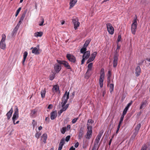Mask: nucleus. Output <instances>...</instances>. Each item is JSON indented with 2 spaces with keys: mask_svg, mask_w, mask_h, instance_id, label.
Segmentation results:
<instances>
[{
  "mask_svg": "<svg viewBox=\"0 0 150 150\" xmlns=\"http://www.w3.org/2000/svg\"><path fill=\"white\" fill-rule=\"evenodd\" d=\"M69 93H67V91H66L65 92V94L62 99V107L64 108V109H65V110H66L67 108L69 105V104H67L65 105L68 99L69 98Z\"/></svg>",
  "mask_w": 150,
  "mask_h": 150,
  "instance_id": "obj_1",
  "label": "nucleus"
},
{
  "mask_svg": "<svg viewBox=\"0 0 150 150\" xmlns=\"http://www.w3.org/2000/svg\"><path fill=\"white\" fill-rule=\"evenodd\" d=\"M137 17L136 15L132 21V24L131 28V32L134 35H135V34L137 27Z\"/></svg>",
  "mask_w": 150,
  "mask_h": 150,
  "instance_id": "obj_2",
  "label": "nucleus"
},
{
  "mask_svg": "<svg viewBox=\"0 0 150 150\" xmlns=\"http://www.w3.org/2000/svg\"><path fill=\"white\" fill-rule=\"evenodd\" d=\"M93 63H89L88 65V69L84 75V78L86 79H88L92 74V70L93 67Z\"/></svg>",
  "mask_w": 150,
  "mask_h": 150,
  "instance_id": "obj_3",
  "label": "nucleus"
},
{
  "mask_svg": "<svg viewBox=\"0 0 150 150\" xmlns=\"http://www.w3.org/2000/svg\"><path fill=\"white\" fill-rule=\"evenodd\" d=\"M105 73L104 69L102 68L101 69L100 74V76L99 79V83L100 86L102 88L103 86V81L105 78Z\"/></svg>",
  "mask_w": 150,
  "mask_h": 150,
  "instance_id": "obj_4",
  "label": "nucleus"
},
{
  "mask_svg": "<svg viewBox=\"0 0 150 150\" xmlns=\"http://www.w3.org/2000/svg\"><path fill=\"white\" fill-rule=\"evenodd\" d=\"M6 35L5 34H3L1 35V39L0 42V48L3 50H4L6 48Z\"/></svg>",
  "mask_w": 150,
  "mask_h": 150,
  "instance_id": "obj_5",
  "label": "nucleus"
},
{
  "mask_svg": "<svg viewBox=\"0 0 150 150\" xmlns=\"http://www.w3.org/2000/svg\"><path fill=\"white\" fill-rule=\"evenodd\" d=\"M57 62L60 64H63L64 67L67 69H70L71 71V68L69 63L67 61L64 60H57Z\"/></svg>",
  "mask_w": 150,
  "mask_h": 150,
  "instance_id": "obj_6",
  "label": "nucleus"
},
{
  "mask_svg": "<svg viewBox=\"0 0 150 150\" xmlns=\"http://www.w3.org/2000/svg\"><path fill=\"white\" fill-rule=\"evenodd\" d=\"M66 57L67 59L72 63H74L76 62V57L71 54H67L66 55Z\"/></svg>",
  "mask_w": 150,
  "mask_h": 150,
  "instance_id": "obj_7",
  "label": "nucleus"
},
{
  "mask_svg": "<svg viewBox=\"0 0 150 150\" xmlns=\"http://www.w3.org/2000/svg\"><path fill=\"white\" fill-rule=\"evenodd\" d=\"M72 22L74 25L75 30L77 29L78 27L79 26L80 23L79 22V19L77 18H75L72 19Z\"/></svg>",
  "mask_w": 150,
  "mask_h": 150,
  "instance_id": "obj_8",
  "label": "nucleus"
},
{
  "mask_svg": "<svg viewBox=\"0 0 150 150\" xmlns=\"http://www.w3.org/2000/svg\"><path fill=\"white\" fill-rule=\"evenodd\" d=\"M106 27L107 30L109 33L111 35L113 34L114 33V30L111 24L110 23L107 24Z\"/></svg>",
  "mask_w": 150,
  "mask_h": 150,
  "instance_id": "obj_9",
  "label": "nucleus"
},
{
  "mask_svg": "<svg viewBox=\"0 0 150 150\" xmlns=\"http://www.w3.org/2000/svg\"><path fill=\"white\" fill-rule=\"evenodd\" d=\"M103 132L101 131L98 134L96 137L95 139V141L94 145L95 146H98V144L103 134Z\"/></svg>",
  "mask_w": 150,
  "mask_h": 150,
  "instance_id": "obj_10",
  "label": "nucleus"
},
{
  "mask_svg": "<svg viewBox=\"0 0 150 150\" xmlns=\"http://www.w3.org/2000/svg\"><path fill=\"white\" fill-rule=\"evenodd\" d=\"M103 132L101 131L98 134L96 137L95 139V141L94 145L95 146H98V144L103 134Z\"/></svg>",
  "mask_w": 150,
  "mask_h": 150,
  "instance_id": "obj_11",
  "label": "nucleus"
},
{
  "mask_svg": "<svg viewBox=\"0 0 150 150\" xmlns=\"http://www.w3.org/2000/svg\"><path fill=\"white\" fill-rule=\"evenodd\" d=\"M103 132L101 131L98 134L96 137L95 139V141L94 145L95 146H98V144L103 134Z\"/></svg>",
  "mask_w": 150,
  "mask_h": 150,
  "instance_id": "obj_12",
  "label": "nucleus"
},
{
  "mask_svg": "<svg viewBox=\"0 0 150 150\" xmlns=\"http://www.w3.org/2000/svg\"><path fill=\"white\" fill-rule=\"evenodd\" d=\"M84 129L83 127H81L78 132V138L79 139H81L84 134Z\"/></svg>",
  "mask_w": 150,
  "mask_h": 150,
  "instance_id": "obj_13",
  "label": "nucleus"
},
{
  "mask_svg": "<svg viewBox=\"0 0 150 150\" xmlns=\"http://www.w3.org/2000/svg\"><path fill=\"white\" fill-rule=\"evenodd\" d=\"M118 56V55L117 54V53H115L114 54V59L113 61V67H116L117 66V64Z\"/></svg>",
  "mask_w": 150,
  "mask_h": 150,
  "instance_id": "obj_14",
  "label": "nucleus"
},
{
  "mask_svg": "<svg viewBox=\"0 0 150 150\" xmlns=\"http://www.w3.org/2000/svg\"><path fill=\"white\" fill-rule=\"evenodd\" d=\"M18 108H16L14 111V112L12 118V120H16L18 118Z\"/></svg>",
  "mask_w": 150,
  "mask_h": 150,
  "instance_id": "obj_15",
  "label": "nucleus"
},
{
  "mask_svg": "<svg viewBox=\"0 0 150 150\" xmlns=\"http://www.w3.org/2000/svg\"><path fill=\"white\" fill-rule=\"evenodd\" d=\"M31 49H33L32 50V53L35 55H38L41 52L42 50L39 49H37L36 47L33 48L32 47Z\"/></svg>",
  "mask_w": 150,
  "mask_h": 150,
  "instance_id": "obj_16",
  "label": "nucleus"
},
{
  "mask_svg": "<svg viewBox=\"0 0 150 150\" xmlns=\"http://www.w3.org/2000/svg\"><path fill=\"white\" fill-rule=\"evenodd\" d=\"M148 104V101L147 100H143L141 105L140 109H142L145 108Z\"/></svg>",
  "mask_w": 150,
  "mask_h": 150,
  "instance_id": "obj_17",
  "label": "nucleus"
},
{
  "mask_svg": "<svg viewBox=\"0 0 150 150\" xmlns=\"http://www.w3.org/2000/svg\"><path fill=\"white\" fill-rule=\"evenodd\" d=\"M61 66L58 64H56L54 65V68L56 73H58L61 69Z\"/></svg>",
  "mask_w": 150,
  "mask_h": 150,
  "instance_id": "obj_18",
  "label": "nucleus"
},
{
  "mask_svg": "<svg viewBox=\"0 0 150 150\" xmlns=\"http://www.w3.org/2000/svg\"><path fill=\"white\" fill-rule=\"evenodd\" d=\"M52 91L54 93L57 92L58 91L59 92V86L58 85H54L52 89Z\"/></svg>",
  "mask_w": 150,
  "mask_h": 150,
  "instance_id": "obj_19",
  "label": "nucleus"
},
{
  "mask_svg": "<svg viewBox=\"0 0 150 150\" xmlns=\"http://www.w3.org/2000/svg\"><path fill=\"white\" fill-rule=\"evenodd\" d=\"M57 116V113L56 111L52 112L50 113V118L52 120L55 119Z\"/></svg>",
  "mask_w": 150,
  "mask_h": 150,
  "instance_id": "obj_20",
  "label": "nucleus"
},
{
  "mask_svg": "<svg viewBox=\"0 0 150 150\" xmlns=\"http://www.w3.org/2000/svg\"><path fill=\"white\" fill-rule=\"evenodd\" d=\"M141 68L139 66H137L135 69V74L137 76H138L140 75L141 73Z\"/></svg>",
  "mask_w": 150,
  "mask_h": 150,
  "instance_id": "obj_21",
  "label": "nucleus"
},
{
  "mask_svg": "<svg viewBox=\"0 0 150 150\" xmlns=\"http://www.w3.org/2000/svg\"><path fill=\"white\" fill-rule=\"evenodd\" d=\"M13 112V109L12 108L6 114V116H7V119L8 120H9L10 119L12 116Z\"/></svg>",
  "mask_w": 150,
  "mask_h": 150,
  "instance_id": "obj_22",
  "label": "nucleus"
},
{
  "mask_svg": "<svg viewBox=\"0 0 150 150\" xmlns=\"http://www.w3.org/2000/svg\"><path fill=\"white\" fill-rule=\"evenodd\" d=\"M83 54L82 57H84L87 59L89 58L90 55V52L89 51H87Z\"/></svg>",
  "mask_w": 150,
  "mask_h": 150,
  "instance_id": "obj_23",
  "label": "nucleus"
},
{
  "mask_svg": "<svg viewBox=\"0 0 150 150\" xmlns=\"http://www.w3.org/2000/svg\"><path fill=\"white\" fill-rule=\"evenodd\" d=\"M47 137V135L46 133L43 134L41 136V140L44 143H46V141Z\"/></svg>",
  "mask_w": 150,
  "mask_h": 150,
  "instance_id": "obj_24",
  "label": "nucleus"
},
{
  "mask_svg": "<svg viewBox=\"0 0 150 150\" xmlns=\"http://www.w3.org/2000/svg\"><path fill=\"white\" fill-rule=\"evenodd\" d=\"M26 12L25 11L22 13V14L20 18V21H19L18 23L17 24V25L20 24H21V22L23 21L24 17H25V15L26 14Z\"/></svg>",
  "mask_w": 150,
  "mask_h": 150,
  "instance_id": "obj_25",
  "label": "nucleus"
},
{
  "mask_svg": "<svg viewBox=\"0 0 150 150\" xmlns=\"http://www.w3.org/2000/svg\"><path fill=\"white\" fill-rule=\"evenodd\" d=\"M77 1V0H70L69 3L70 8L73 7Z\"/></svg>",
  "mask_w": 150,
  "mask_h": 150,
  "instance_id": "obj_26",
  "label": "nucleus"
},
{
  "mask_svg": "<svg viewBox=\"0 0 150 150\" xmlns=\"http://www.w3.org/2000/svg\"><path fill=\"white\" fill-rule=\"evenodd\" d=\"M28 54V52L27 51H25L23 53V59L22 61V64L24 65V62L25 61L26 59Z\"/></svg>",
  "mask_w": 150,
  "mask_h": 150,
  "instance_id": "obj_27",
  "label": "nucleus"
},
{
  "mask_svg": "<svg viewBox=\"0 0 150 150\" xmlns=\"http://www.w3.org/2000/svg\"><path fill=\"white\" fill-rule=\"evenodd\" d=\"M141 127V124L140 123H139L137 125L135 128V133L137 134H138L139 131Z\"/></svg>",
  "mask_w": 150,
  "mask_h": 150,
  "instance_id": "obj_28",
  "label": "nucleus"
},
{
  "mask_svg": "<svg viewBox=\"0 0 150 150\" xmlns=\"http://www.w3.org/2000/svg\"><path fill=\"white\" fill-rule=\"evenodd\" d=\"M92 132H87V133L86 134V135L85 136V137L86 138L90 139L92 135Z\"/></svg>",
  "mask_w": 150,
  "mask_h": 150,
  "instance_id": "obj_29",
  "label": "nucleus"
},
{
  "mask_svg": "<svg viewBox=\"0 0 150 150\" xmlns=\"http://www.w3.org/2000/svg\"><path fill=\"white\" fill-rule=\"evenodd\" d=\"M91 39L90 38H89L88 40H87L85 42L84 44L83 45V46L84 47H87L88 45L89 44V43L91 41Z\"/></svg>",
  "mask_w": 150,
  "mask_h": 150,
  "instance_id": "obj_30",
  "label": "nucleus"
},
{
  "mask_svg": "<svg viewBox=\"0 0 150 150\" xmlns=\"http://www.w3.org/2000/svg\"><path fill=\"white\" fill-rule=\"evenodd\" d=\"M109 85V90L111 93H112L114 89V84L113 83H110Z\"/></svg>",
  "mask_w": 150,
  "mask_h": 150,
  "instance_id": "obj_31",
  "label": "nucleus"
},
{
  "mask_svg": "<svg viewBox=\"0 0 150 150\" xmlns=\"http://www.w3.org/2000/svg\"><path fill=\"white\" fill-rule=\"evenodd\" d=\"M87 47H84V46H83L82 48H81L80 50V52L81 53H83L86 52L87 51Z\"/></svg>",
  "mask_w": 150,
  "mask_h": 150,
  "instance_id": "obj_32",
  "label": "nucleus"
},
{
  "mask_svg": "<svg viewBox=\"0 0 150 150\" xmlns=\"http://www.w3.org/2000/svg\"><path fill=\"white\" fill-rule=\"evenodd\" d=\"M87 128V132H92L93 127L91 125H86Z\"/></svg>",
  "mask_w": 150,
  "mask_h": 150,
  "instance_id": "obj_33",
  "label": "nucleus"
},
{
  "mask_svg": "<svg viewBox=\"0 0 150 150\" xmlns=\"http://www.w3.org/2000/svg\"><path fill=\"white\" fill-rule=\"evenodd\" d=\"M107 86H108L109 84L110 83H113V79L111 80V78H107Z\"/></svg>",
  "mask_w": 150,
  "mask_h": 150,
  "instance_id": "obj_34",
  "label": "nucleus"
},
{
  "mask_svg": "<svg viewBox=\"0 0 150 150\" xmlns=\"http://www.w3.org/2000/svg\"><path fill=\"white\" fill-rule=\"evenodd\" d=\"M94 59L95 58H94L93 57L91 56L90 58L88 60L87 62H86L87 64L89 63L92 62L94 60Z\"/></svg>",
  "mask_w": 150,
  "mask_h": 150,
  "instance_id": "obj_35",
  "label": "nucleus"
},
{
  "mask_svg": "<svg viewBox=\"0 0 150 150\" xmlns=\"http://www.w3.org/2000/svg\"><path fill=\"white\" fill-rule=\"evenodd\" d=\"M94 122V121L92 119H89L88 120L86 125H91V124H93Z\"/></svg>",
  "mask_w": 150,
  "mask_h": 150,
  "instance_id": "obj_36",
  "label": "nucleus"
},
{
  "mask_svg": "<svg viewBox=\"0 0 150 150\" xmlns=\"http://www.w3.org/2000/svg\"><path fill=\"white\" fill-rule=\"evenodd\" d=\"M42 35V32H37L35 33V36H41Z\"/></svg>",
  "mask_w": 150,
  "mask_h": 150,
  "instance_id": "obj_37",
  "label": "nucleus"
},
{
  "mask_svg": "<svg viewBox=\"0 0 150 150\" xmlns=\"http://www.w3.org/2000/svg\"><path fill=\"white\" fill-rule=\"evenodd\" d=\"M46 91L45 90H42L41 91V97L42 98H44L45 97V94Z\"/></svg>",
  "mask_w": 150,
  "mask_h": 150,
  "instance_id": "obj_38",
  "label": "nucleus"
},
{
  "mask_svg": "<svg viewBox=\"0 0 150 150\" xmlns=\"http://www.w3.org/2000/svg\"><path fill=\"white\" fill-rule=\"evenodd\" d=\"M55 73H53L50 75L49 76V79L50 80H53L55 77Z\"/></svg>",
  "mask_w": 150,
  "mask_h": 150,
  "instance_id": "obj_39",
  "label": "nucleus"
},
{
  "mask_svg": "<svg viewBox=\"0 0 150 150\" xmlns=\"http://www.w3.org/2000/svg\"><path fill=\"white\" fill-rule=\"evenodd\" d=\"M67 130V128L66 127H63L61 130V133L64 134L65 133Z\"/></svg>",
  "mask_w": 150,
  "mask_h": 150,
  "instance_id": "obj_40",
  "label": "nucleus"
},
{
  "mask_svg": "<svg viewBox=\"0 0 150 150\" xmlns=\"http://www.w3.org/2000/svg\"><path fill=\"white\" fill-rule=\"evenodd\" d=\"M65 109L62 108V109L60 110L59 111H58V113L60 115L64 111H65Z\"/></svg>",
  "mask_w": 150,
  "mask_h": 150,
  "instance_id": "obj_41",
  "label": "nucleus"
},
{
  "mask_svg": "<svg viewBox=\"0 0 150 150\" xmlns=\"http://www.w3.org/2000/svg\"><path fill=\"white\" fill-rule=\"evenodd\" d=\"M65 142V140L64 138H62L60 141L59 144H62V145H64Z\"/></svg>",
  "mask_w": 150,
  "mask_h": 150,
  "instance_id": "obj_42",
  "label": "nucleus"
},
{
  "mask_svg": "<svg viewBox=\"0 0 150 150\" xmlns=\"http://www.w3.org/2000/svg\"><path fill=\"white\" fill-rule=\"evenodd\" d=\"M97 52H94L91 54V56L95 58L96 57L97 55Z\"/></svg>",
  "mask_w": 150,
  "mask_h": 150,
  "instance_id": "obj_43",
  "label": "nucleus"
},
{
  "mask_svg": "<svg viewBox=\"0 0 150 150\" xmlns=\"http://www.w3.org/2000/svg\"><path fill=\"white\" fill-rule=\"evenodd\" d=\"M83 148L85 149V148H86V147L88 146V143H86V142H85V143H84V142H83Z\"/></svg>",
  "mask_w": 150,
  "mask_h": 150,
  "instance_id": "obj_44",
  "label": "nucleus"
},
{
  "mask_svg": "<svg viewBox=\"0 0 150 150\" xmlns=\"http://www.w3.org/2000/svg\"><path fill=\"white\" fill-rule=\"evenodd\" d=\"M111 71H109L108 72L107 78H111Z\"/></svg>",
  "mask_w": 150,
  "mask_h": 150,
  "instance_id": "obj_45",
  "label": "nucleus"
},
{
  "mask_svg": "<svg viewBox=\"0 0 150 150\" xmlns=\"http://www.w3.org/2000/svg\"><path fill=\"white\" fill-rule=\"evenodd\" d=\"M41 23H40L39 24L40 26H42L44 22V19L43 18L41 17Z\"/></svg>",
  "mask_w": 150,
  "mask_h": 150,
  "instance_id": "obj_46",
  "label": "nucleus"
},
{
  "mask_svg": "<svg viewBox=\"0 0 150 150\" xmlns=\"http://www.w3.org/2000/svg\"><path fill=\"white\" fill-rule=\"evenodd\" d=\"M41 135V133H36L35 134V137H36L38 139L39 137Z\"/></svg>",
  "mask_w": 150,
  "mask_h": 150,
  "instance_id": "obj_47",
  "label": "nucleus"
},
{
  "mask_svg": "<svg viewBox=\"0 0 150 150\" xmlns=\"http://www.w3.org/2000/svg\"><path fill=\"white\" fill-rule=\"evenodd\" d=\"M78 117L76 118H75L73 119L71 121L72 123L74 124V123H75L77 121V120H78Z\"/></svg>",
  "mask_w": 150,
  "mask_h": 150,
  "instance_id": "obj_48",
  "label": "nucleus"
},
{
  "mask_svg": "<svg viewBox=\"0 0 150 150\" xmlns=\"http://www.w3.org/2000/svg\"><path fill=\"white\" fill-rule=\"evenodd\" d=\"M132 101H131L130 102H129L127 104V106L126 107L129 108L130 106H131V105L132 104Z\"/></svg>",
  "mask_w": 150,
  "mask_h": 150,
  "instance_id": "obj_49",
  "label": "nucleus"
},
{
  "mask_svg": "<svg viewBox=\"0 0 150 150\" xmlns=\"http://www.w3.org/2000/svg\"><path fill=\"white\" fill-rule=\"evenodd\" d=\"M99 146H95L94 145L93 146V147L92 149V150H96V148H97V150H98V149L99 148Z\"/></svg>",
  "mask_w": 150,
  "mask_h": 150,
  "instance_id": "obj_50",
  "label": "nucleus"
},
{
  "mask_svg": "<svg viewBox=\"0 0 150 150\" xmlns=\"http://www.w3.org/2000/svg\"><path fill=\"white\" fill-rule=\"evenodd\" d=\"M70 136L69 135L67 136L65 140L66 142H68L69 140Z\"/></svg>",
  "mask_w": 150,
  "mask_h": 150,
  "instance_id": "obj_51",
  "label": "nucleus"
},
{
  "mask_svg": "<svg viewBox=\"0 0 150 150\" xmlns=\"http://www.w3.org/2000/svg\"><path fill=\"white\" fill-rule=\"evenodd\" d=\"M63 146V145H62V144H59L58 150H61Z\"/></svg>",
  "mask_w": 150,
  "mask_h": 150,
  "instance_id": "obj_52",
  "label": "nucleus"
},
{
  "mask_svg": "<svg viewBox=\"0 0 150 150\" xmlns=\"http://www.w3.org/2000/svg\"><path fill=\"white\" fill-rule=\"evenodd\" d=\"M146 146H142L141 150H146Z\"/></svg>",
  "mask_w": 150,
  "mask_h": 150,
  "instance_id": "obj_53",
  "label": "nucleus"
},
{
  "mask_svg": "<svg viewBox=\"0 0 150 150\" xmlns=\"http://www.w3.org/2000/svg\"><path fill=\"white\" fill-rule=\"evenodd\" d=\"M121 38V35H118L117 39V41L118 42H119L120 41V39Z\"/></svg>",
  "mask_w": 150,
  "mask_h": 150,
  "instance_id": "obj_54",
  "label": "nucleus"
},
{
  "mask_svg": "<svg viewBox=\"0 0 150 150\" xmlns=\"http://www.w3.org/2000/svg\"><path fill=\"white\" fill-rule=\"evenodd\" d=\"M45 121H46L47 123H49V120H50L49 117H46L45 119Z\"/></svg>",
  "mask_w": 150,
  "mask_h": 150,
  "instance_id": "obj_55",
  "label": "nucleus"
},
{
  "mask_svg": "<svg viewBox=\"0 0 150 150\" xmlns=\"http://www.w3.org/2000/svg\"><path fill=\"white\" fill-rule=\"evenodd\" d=\"M18 30V28L17 27V26H16L15 28H14L13 29V33H16V31Z\"/></svg>",
  "mask_w": 150,
  "mask_h": 150,
  "instance_id": "obj_56",
  "label": "nucleus"
},
{
  "mask_svg": "<svg viewBox=\"0 0 150 150\" xmlns=\"http://www.w3.org/2000/svg\"><path fill=\"white\" fill-rule=\"evenodd\" d=\"M33 122L32 123V124L33 126V127H34L36 125L37 123L34 120H33Z\"/></svg>",
  "mask_w": 150,
  "mask_h": 150,
  "instance_id": "obj_57",
  "label": "nucleus"
},
{
  "mask_svg": "<svg viewBox=\"0 0 150 150\" xmlns=\"http://www.w3.org/2000/svg\"><path fill=\"white\" fill-rule=\"evenodd\" d=\"M85 59H86L85 58H84V57H82V60L81 61V64H84V62H85Z\"/></svg>",
  "mask_w": 150,
  "mask_h": 150,
  "instance_id": "obj_58",
  "label": "nucleus"
},
{
  "mask_svg": "<svg viewBox=\"0 0 150 150\" xmlns=\"http://www.w3.org/2000/svg\"><path fill=\"white\" fill-rule=\"evenodd\" d=\"M124 116L125 115H122L121 116V117L120 119V121L122 122Z\"/></svg>",
  "mask_w": 150,
  "mask_h": 150,
  "instance_id": "obj_59",
  "label": "nucleus"
},
{
  "mask_svg": "<svg viewBox=\"0 0 150 150\" xmlns=\"http://www.w3.org/2000/svg\"><path fill=\"white\" fill-rule=\"evenodd\" d=\"M21 8L19 7L16 11V13L19 14V12H20V11H21Z\"/></svg>",
  "mask_w": 150,
  "mask_h": 150,
  "instance_id": "obj_60",
  "label": "nucleus"
},
{
  "mask_svg": "<svg viewBox=\"0 0 150 150\" xmlns=\"http://www.w3.org/2000/svg\"><path fill=\"white\" fill-rule=\"evenodd\" d=\"M127 112V110H125L124 109L123 111L122 115H125L126 114Z\"/></svg>",
  "mask_w": 150,
  "mask_h": 150,
  "instance_id": "obj_61",
  "label": "nucleus"
},
{
  "mask_svg": "<svg viewBox=\"0 0 150 150\" xmlns=\"http://www.w3.org/2000/svg\"><path fill=\"white\" fill-rule=\"evenodd\" d=\"M66 128L67 129V130H69L71 128L70 125H67V127Z\"/></svg>",
  "mask_w": 150,
  "mask_h": 150,
  "instance_id": "obj_62",
  "label": "nucleus"
},
{
  "mask_svg": "<svg viewBox=\"0 0 150 150\" xmlns=\"http://www.w3.org/2000/svg\"><path fill=\"white\" fill-rule=\"evenodd\" d=\"M79 145V143L78 142H77L74 145V147L75 148H77L78 146Z\"/></svg>",
  "mask_w": 150,
  "mask_h": 150,
  "instance_id": "obj_63",
  "label": "nucleus"
},
{
  "mask_svg": "<svg viewBox=\"0 0 150 150\" xmlns=\"http://www.w3.org/2000/svg\"><path fill=\"white\" fill-rule=\"evenodd\" d=\"M52 108V105L51 104L49 105L48 107V108L49 109H51Z\"/></svg>",
  "mask_w": 150,
  "mask_h": 150,
  "instance_id": "obj_64",
  "label": "nucleus"
}]
</instances>
